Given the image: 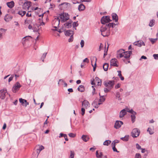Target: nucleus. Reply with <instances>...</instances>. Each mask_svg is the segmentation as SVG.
Segmentation results:
<instances>
[{
	"mask_svg": "<svg viewBox=\"0 0 158 158\" xmlns=\"http://www.w3.org/2000/svg\"><path fill=\"white\" fill-rule=\"evenodd\" d=\"M60 20L59 17L55 18L52 22V25L53 27L55 28V29H53L54 31H57V28L59 27L60 24Z\"/></svg>",
	"mask_w": 158,
	"mask_h": 158,
	"instance_id": "1",
	"label": "nucleus"
},
{
	"mask_svg": "<svg viewBox=\"0 0 158 158\" xmlns=\"http://www.w3.org/2000/svg\"><path fill=\"white\" fill-rule=\"evenodd\" d=\"M100 98L99 100V102L97 104V102L96 101H94L92 103V105L95 108H98L99 106L102 103L104 102L105 100V98H104V96H100Z\"/></svg>",
	"mask_w": 158,
	"mask_h": 158,
	"instance_id": "2",
	"label": "nucleus"
},
{
	"mask_svg": "<svg viewBox=\"0 0 158 158\" xmlns=\"http://www.w3.org/2000/svg\"><path fill=\"white\" fill-rule=\"evenodd\" d=\"M114 84V81H108L104 83L105 86L110 89H111L113 87Z\"/></svg>",
	"mask_w": 158,
	"mask_h": 158,
	"instance_id": "3",
	"label": "nucleus"
},
{
	"mask_svg": "<svg viewBox=\"0 0 158 158\" xmlns=\"http://www.w3.org/2000/svg\"><path fill=\"white\" fill-rule=\"evenodd\" d=\"M133 111V110H130L127 108H126L121 110L120 112L119 117L120 118L123 117L127 113V112H130Z\"/></svg>",
	"mask_w": 158,
	"mask_h": 158,
	"instance_id": "4",
	"label": "nucleus"
},
{
	"mask_svg": "<svg viewBox=\"0 0 158 158\" xmlns=\"http://www.w3.org/2000/svg\"><path fill=\"white\" fill-rule=\"evenodd\" d=\"M111 21L109 16H103L101 19V23L102 24H105L106 23L110 22Z\"/></svg>",
	"mask_w": 158,
	"mask_h": 158,
	"instance_id": "5",
	"label": "nucleus"
},
{
	"mask_svg": "<svg viewBox=\"0 0 158 158\" xmlns=\"http://www.w3.org/2000/svg\"><path fill=\"white\" fill-rule=\"evenodd\" d=\"M60 18L62 21L64 22L69 18V16L67 13H64L60 15Z\"/></svg>",
	"mask_w": 158,
	"mask_h": 158,
	"instance_id": "6",
	"label": "nucleus"
},
{
	"mask_svg": "<svg viewBox=\"0 0 158 158\" xmlns=\"http://www.w3.org/2000/svg\"><path fill=\"white\" fill-rule=\"evenodd\" d=\"M140 133V131L137 128L134 129L132 131V136L133 138H136L138 137Z\"/></svg>",
	"mask_w": 158,
	"mask_h": 158,
	"instance_id": "7",
	"label": "nucleus"
},
{
	"mask_svg": "<svg viewBox=\"0 0 158 158\" xmlns=\"http://www.w3.org/2000/svg\"><path fill=\"white\" fill-rule=\"evenodd\" d=\"M21 87V85L18 82H17L13 86L12 89V91L14 93H16L17 91Z\"/></svg>",
	"mask_w": 158,
	"mask_h": 158,
	"instance_id": "8",
	"label": "nucleus"
},
{
	"mask_svg": "<svg viewBox=\"0 0 158 158\" xmlns=\"http://www.w3.org/2000/svg\"><path fill=\"white\" fill-rule=\"evenodd\" d=\"M7 93V90L5 88H3L0 91V98L2 99L5 98L6 94Z\"/></svg>",
	"mask_w": 158,
	"mask_h": 158,
	"instance_id": "9",
	"label": "nucleus"
},
{
	"mask_svg": "<svg viewBox=\"0 0 158 158\" xmlns=\"http://www.w3.org/2000/svg\"><path fill=\"white\" fill-rule=\"evenodd\" d=\"M107 26L106 25V26H102L100 29V31L101 32L102 35L103 36H108L109 34V33H105V32L106 31L107 29V28L106 27Z\"/></svg>",
	"mask_w": 158,
	"mask_h": 158,
	"instance_id": "10",
	"label": "nucleus"
},
{
	"mask_svg": "<svg viewBox=\"0 0 158 158\" xmlns=\"http://www.w3.org/2000/svg\"><path fill=\"white\" fill-rule=\"evenodd\" d=\"M110 64L111 66L118 67V62L116 59H112L110 60Z\"/></svg>",
	"mask_w": 158,
	"mask_h": 158,
	"instance_id": "11",
	"label": "nucleus"
},
{
	"mask_svg": "<svg viewBox=\"0 0 158 158\" xmlns=\"http://www.w3.org/2000/svg\"><path fill=\"white\" fill-rule=\"evenodd\" d=\"M31 4L30 2H26L23 5V8L26 10H28L31 6Z\"/></svg>",
	"mask_w": 158,
	"mask_h": 158,
	"instance_id": "12",
	"label": "nucleus"
},
{
	"mask_svg": "<svg viewBox=\"0 0 158 158\" xmlns=\"http://www.w3.org/2000/svg\"><path fill=\"white\" fill-rule=\"evenodd\" d=\"M123 124V123L122 121L118 120L116 121L114 125V127L117 129H118Z\"/></svg>",
	"mask_w": 158,
	"mask_h": 158,
	"instance_id": "13",
	"label": "nucleus"
},
{
	"mask_svg": "<svg viewBox=\"0 0 158 158\" xmlns=\"http://www.w3.org/2000/svg\"><path fill=\"white\" fill-rule=\"evenodd\" d=\"M130 113L132 114L131 115V118L132 123H133L135 122V115L136 114V113L133 110V111H131V112H130Z\"/></svg>",
	"mask_w": 158,
	"mask_h": 158,
	"instance_id": "14",
	"label": "nucleus"
},
{
	"mask_svg": "<svg viewBox=\"0 0 158 158\" xmlns=\"http://www.w3.org/2000/svg\"><path fill=\"white\" fill-rule=\"evenodd\" d=\"M19 101L23 106H25V107H26L27 105H29L28 102H27V101L24 99L20 98L19 99Z\"/></svg>",
	"mask_w": 158,
	"mask_h": 158,
	"instance_id": "15",
	"label": "nucleus"
},
{
	"mask_svg": "<svg viewBox=\"0 0 158 158\" xmlns=\"http://www.w3.org/2000/svg\"><path fill=\"white\" fill-rule=\"evenodd\" d=\"M89 102L86 100H85L82 102V106L84 108L87 109L89 107Z\"/></svg>",
	"mask_w": 158,
	"mask_h": 158,
	"instance_id": "16",
	"label": "nucleus"
},
{
	"mask_svg": "<svg viewBox=\"0 0 158 158\" xmlns=\"http://www.w3.org/2000/svg\"><path fill=\"white\" fill-rule=\"evenodd\" d=\"M13 18V16L7 14H6L4 17V20L6 22H9Z\"/></svg>",
	"mask_w": 158,
	"mask_h": 158,
	"instance_id": "17",
	"label": "nucleus"
},
{
	"mask_svg": "<svg viewBox=\"0 0 158 158\" xmlns=\"http://www.w3.org/2000/svg\"><path fill=\"white\" fill-rule=\"evenodd\" d=\"M131 54H132L131 51L125 52L123 54L124 58H129Z\"/></svg>",
	"mask_w": 158,
	"mask_h": 158,
	"instance_id": "18",
	"label": "nucleus"
},
{
	"mask_svg": "<svg viewBox=\"0 0 158 158\" xmlns=\"http://www.w3.org/2000/svg\"><path fill=\"white\" fill-rule=\"evenodd\" d=\"M134 44L135 45L139 47H141L142 45H145V44L142 41H138L134 43Z\"/></svg>",
	"mask_w": 158,
	"mask_h": 158,
	"instance_id": "19",
	"label": "nucleus"
},
{
	"mask_svg": "<svg viewBox=\"0 0 158 158\" xmlns=\"http://www.w3.org/2000/svg\"><path fill=\"white\" fill-rule=\"evenodd\" d=\"M74 33V32L73 31L69 30L65 32V34L67 36H71V35H73Z\"/></svg>",
	"mask_w": 158,
	"mask_h": 158,
	"instance_id": "20",
	"label": "nucleus"
},
{
	"mask_svg": "<svg viewBox=\"0 0 158 158\" xmlns=\"http://www.w3.org/2000/svg\"><path fill=\"white\" fill-rule=\"evenodd\" d=\"M112 16L113 20H114L115 22H118V17L115 13H113L112 14Z\"/></svg>",
	"mask_w": 158,
	"mask_h": 158,
	"instance_id": "21",
	"label": "nucleus"
},
{
	"mask_svg": "<svg viewBox=\"0 0 158 158\" xmlns=\"http://www.w3.org/2000/svg\"><path fill=\"white\" fill-rule=\"evenodd\" d=\"M44 147L42 145L40 146H39V148L37 149H36V155L37 154V156H38L39 155V154L40 153V152L42 150L44 149Z\"/></svg>",
	"mask_w": 158,
	"mask_h": 158,
	"instance_id": "22",
	"label": "nucleus"
},
{
	"mask_svg": "<svg viewBox=\"0 0 158 158\" xmlns=\"http://www.w3.org/2000/svg\"><path fill=\"white\" fill-rule=\"evenodd\" d=\"M6 5L9 8H12L14 6L15 3L14 1H11L10 2H7Z\"/></svg>",
	"mask_w": 158,
	"mask_h": 158,
	"instance_id": "23",
	"label": "nucleus"
},
{
	"mask_svg": "<svg viewBox=\"0 0 158 158\" xmlns=\"http://www.w3.org/2000/svg\"><path fill=\"white\" fill-rule=\"evenodd\" d=\"M85 8V6L83 4H81L78 6V10L79 11H82Z\"/></svg>",
	"mask_w": 158,
	"mask_h": 158,
	"instance_id": "24",
	"label": "nucleus"
},
{
	"mask_svg": "<svg viewBox=\"0 0 158 158\" xmlns=\"http://www.w3.org/2000/svg\"><path fill=\"white\" fill-rule=\"evenodd\" d=\"M77 89L81 92H83L85 90V87L83 85H81Z\"/></svg>",
	"mask_w": 158,
	"mask_h": 158,
	"instance_id": "25",
	"label": "nucleus"
},
{
	"mask_svg": "<svg viewBox=\"0 0 158 158\" xmlns=\"http://www.w3.org/2000/svg\"><path fill=\"white\" fill-rule=\"evenodd\" d=\"M93 60H95V63L94 64V66L92 64V65L93 67V71H95L96 67V62L97 61V58L96 57H94Z\"/></svg>",
	"mask_w": 158,
	"mask_h": 158,
	"instance_id": "26",
	"label": "nucleus"
},
{
	"mask_svg": "<svg viewBox=\"0 0 158 158\" xmlns=\"http://www.w3.org/2000/svg\"><path fill=\"white\" fill-rule=\"evenodd\" d=\"M96 155L97 157L101 158L103 156V154L102 152H100L99 153L98 151H97L96 152Z\"/></svg>",
	"mask_w": 158,
	"mask_h": 158,
	"instance_id": "27",
	"label": "nucleus"
},
{
	"mask_svg": "<svg viewBox=\"0 0 158 158\" xmlns=\"http://www.w3.org/2000/svg\"><path fill=\"white\" fill-rule=\"evenodd\" d=\"M81 138L85 142L87 141L89 139V138L88 136L85 135H83L82 136Z\"/></svg>",
	"mask_w": 158,
	"mask_h": 158,
	"instance_id": "28",
	"label": "nucleus"
},
{
	"mask_svg": "<svg viewBox=\"0 0 158 158\" xmlns=\"http://www.w3.org/2000/svg\"><path fill=\"white\" fill-rule=\"evenodd\" d=\"M72 22H70L66 23L64 24V25L67 28H70L72 26V25H71Z\"/></svg>",
	"mask_w": 158,
	"mask_h": 158,
	"instance_id": "29",
	"label": "nucleus"
},
{
	"mask_svg": "<svg viewBox=\"0 0 158 158\" xmlns=\"http://www.w3.org/2000/svg\"><path fill=\"white\" fill-rule=\"evenodd\" d=\"M26 13V12L25 11L22 10L19 11L18 13V14L20 15L22 17L24 16Z\"/></svg>",
	"mask_w": 158,
	"mask_h": 158,
	"instance_id": "30",
	"label": "nucleus"
},
{
	"mask_svg": "<svg viewBox=\"0 0 158 158\" xmlns=\"http://www.w3.org/2000/svg\"><path fill=\"white\" fill-rule=\"evenodd\" d=\"M115 26V24L113 23H110L106 24V26L109 27H112V28H113Z\"/></svg>",
	"mask_w": 158,
	"mask_h": 158,
	"instance_id": "31",
	"label": "nucleus"
},
{
	"mask_svg": "<svg viewBox=\"0 0 158 158\" xmlns=\"http://www.w3.org/2000/svg\"><path fill=\"white\" fill-rule=\"evenodd\" d=\"M30 38H31L30 36H27L24 37L22 39V42L23 44L25 43V41L27 40L28 39Z\"/></svg>",
	"mask_w": 158,
	"mask_h": 158,
	"instance_id": "32",
	"label": "nucleus"
},
{
	"mask_svg": "<svg viewBox=\"0 0 158 158\" xmlns=\"http://www.w3.org/2000/svg\"><path fill=\"white\" fill-rule=\"evenodd\" d=\"M115 96L117 99L118 100H121L122 99L121 98H120V93L118 92H117L115 95Z\"/></svg>",
	"mask_w": 158,
	"mask_h": 158,
	"instance_id": "33",
	"label": "nucleus"
},
{
	"mask_svg": "<svg viewBox=\"0 0 158 158\" xmlns=\"http://www.w3.org/2000/svg\"><path fill=\"white\" fill-rule=\"evenodd\" d=\"M108 64L105 63L103 65V69L104 71H106L107 70L108 67Z\"/></svg>",
	"mask_w": 158,
	"mask_h": 158,
	"instance_id": "34",
	"label": "nucleus"
},
{
	"mask_svg": "<svg viewBox=\"0 0 158 158\" xmlns=\"http://www.w3.org/2000/svg\"><path fill=\"white\" fill-rule=\"evenodd\" d=\"M129 139V135H126L124 137H122L120 138V139L123 140V141H127Z\"/></svg>",
	"mask_w": 158,
	"mask_h": 158,
	"instance_id": "35",
	"label": "nucleus"
},
{
	"mask_svg": "<svg viewBox=\"0 0 158 158\" xmlns=\"http://www.w3.org/2000/svg\"><path fill=\"white\" fill-rule=\"evenodd\" d=\"M124 56L123 54L120 53L119 52H117V56L116 57L118 58H121Z\"/></svg>",
	"mask_w": 158,
	"mask_h": 158,
	"instance_id": "36",
	"label": "nucleus"
},
{
	"mask_svg": "<svg viewBox=\"0 0 158 158\" xmlns=\"http://www.w3.org/2000/svg\"><path fill=\"white\" fill-rule=\"evenodd\" d=\"M112 149L114 152H119L118 151L117 149L115 148V143H112Z\"/></svg>",
	"mask_w": 158,
	"mask_h": 158,
	"instance_id": "37",
	"label": "nucleus"
},
{
	"mask_svg": "<svg viewBox=\"0 0 158 158\" xmlns=\"http://www.w3.org/2000/svg\"><path fill=\"white\" fill-rule=\"evenodd\" d=\"M70 152V154L69 157V158H74L75 154L74 152L73 151L71 150Z\"/></svg>",
	"mask_w": 158,
	"mask_h": 158,
	"instance_id": "38",
	"label": "nucleus"
},
{
	"mask_svg": "<svg viewBox=\"0 0 158 158\" xmlns=\"http://www.w3.org/2000/svg\"><path fill=\"white\" fill-rule=\"evenodd\" d=\"M111 142V141L110 140H106L104 142L103 144L104 145L108 146Z\"/></svg>",
	"mask_w": 158,
	"mask_h": 158,
	"instance_id": "39",
	"label": "nucleus"
},
{
	"mask_svg": "<svg viewBox=\"0 0 158 158\" xmlns=\"http://www.w3.org/2000/svg\"><path fill=\"white\" fill-rule=\"evenodd\" d=\"M47 53V52L43 53L41 57V59L42 60L43 62H44V59L46 57Z\"/></svg>",
	"mask_w": 158,
	"mask_h": 158,
	"instance_id": "40",
	"label": "nucleus"
},
{
	"mask_svg": "<svg viewBox=\"0 0 158 158\" xmlns=\"http://www.w3.org/2000/svg\"><path fill=\"white\" fill-rule=\"evenodd\" d=\"M123 60L126 64L130 63L129 58H123Z\"/></svg>",
	"mask_w": 158,
	"mask_h": 158,
	"instance_id": "41",
	"label": "nucleus"
},
{
	"mask_svg": "<svg viewBox=\"0 0 158 158\" xmlns=\"http://www.w3.org/2000/svg\"><path fill=\"white\" fill-rule=\"evenodd\" d=\"M6 29L3 28H1L0 29V32H1V33L2 35L3 34H5V33L6 32Z\"/></svg>",
	"mask_w": 158,
	"mask_h": 158,
	"instance_id": "42",
	"label": "nucleus"
},
{
	"mask_svg": "<svg viewBox=\"0 0 158 158\" xmlns=\"http://www.w3.org/2000/svg\"><path fill=\"white\" fill-rule=\"evenodd\" d=\"M30 20H25L24 22V24L26 27H27L30 23Z\"/></svg>",
	"mask_w": 158,
	"mask_h": 158,
	"instance_id": "43",
	"label": "nucleus"
},
{
	"mask_svg": "<svg viewBox=\"0 0 158 158\" xmlns=\"http://www.w3.org/2000/svg\"><path fill=\"white\" fill-rule=\"evenodd\" d=\"M154 22L155 20L153 19L151 20L150 22L149 26L151 27H152L154 25Z\"/></svg>",
	"mask_w": 158,
	"mask_h": 158,
	"instance_id": "44",
	"label": "nucleus"
},
{
	"mask_svg": "<svg viewBox=\"0 0 158 158\" xmlns=\"http://www.w3.org/2000/svg\"><path fill=\"white\" fill-rule=\"evenodd\" d=\"M149 39L152 44H154L157 40L156 39L150 38Z\"/></svg>",
	"mask_w": 158,
	"mask_h": 158,
	"instance_id": "45",
	"label": "nucleus"
},
{
	"mask_svg": "<svg viewBox=\"0 0 158 158\" xmlns=\"http://www.w3.org/2000/svg\"><path fill=\"white\" fill-rule=\"evenodd\" d=\"M147 131L149 132V133L150 135H152V134H153V133H154L153 131H152V129L150 128H148Z\"/></svg>",
	"mask_w": 158,
	"mask_h": 158,
	"instance_id": "46",
	"label": "nucleus"
},
{
	"mask_svg": "<svg viewBox=\"0 0 158 158\" xmlns=\"http://www.w3.org/2000/svg\"><path fill=\"white\" fill-rule=\"evenodd\" d=\"M69 135L71 137L74 138L76 136V135L73 133H71L69 134Z\"/></svg>",
	"mask_w": 158,
	"mask_h": 158,
	"instance_id": "47",
	"label": "nucleus"
},
{
	"mask_svg": "<svg viewBox=\"0 0 158 158\" xmlns=\"http://www.w3.org/2000/svg\"><path fill=\"white\" fill-rule=\"evenodd\" d=\"M73 35H71L70 36V38L68 40V41L69 42H72L73 41Z\"/></svg>",
	"mask_w": 158,
	"mask_h": 158,
	"instance_id": "48",
	"label": "nucleus"
},
{
	"mask_svg": "<svg viewBox=\"0 0 158 158\" xmlns=\"http://www.w3.org/2000/svg\"><path fill=\"white\" fill-rule=\"evenodd\" d=\"M73 27L74 28H75L76 27H77L78 25L77 23V22H73Z\"/></svg>",
	"mask_w": 158,
	"mask_h": 158,
	"instance_id": "49",
	"label": "nucleus"
},
{
	"mask_svg": "<svg viewBox=\"0 0 158 158\" xmlns=\"http://www.w3.org/2000/svg\"><path fill=\"white\" fill-rule=\"evenodd\" d=\"M125 50L122 49H119V50H118L117 52H119V53L123 54L124 52H124Z\"/></svg>",
	"mask_w": 158,
	"mask_h": 158,
	"instance_id": "50",
	"label": "nucleus"
},
{
	"mask_svg": "<svg viewBox=\"0 0 158 158\" xmlns=\"http://www.w3.org/2000/svg\"><path fill=\"white\" fill-rule=\"evenodd\" d=\"M81 114L82 116H83L85 113V109L84 107H82L81 109Z\"/></svg>",
	"mask_w": 158,
	"mask_h": 158,
	"instance_id": "51",
	"label": "nucleus"
},
{
	"mask_svg": "<svg viewBox=\"0 0 158 158\" xmlns=\"http://www.w3.org/2000/svg\"><path fill=\"white\" fill-rule=\"evenodd\" d=\"M95 82H96L95 83H97V85L98 86L101 85V81L100 80H97Z\"/></svg>",
	"mask_w": 158,
	"mask_h": 158,
	"instance_id": "52",
	"label": "nucleus"
},
{
	"mask_svg": "<svg viewBox=\"0 0 158 158\" xmlns=\"http://www.w3.org/2000/svg\"><path fill=\"white\" fill-rule=\"evenodd\" d=\"M135 158H141V155L139 153H137L136 154Z\"/></svg>",
	"mask_w": 158,
	"mask_h": 158,
	"instance_id": "53",
	"label": "nucleus"
},
{
	"mask_svg": "<svg viewBox=\"0 0 158 158\" xmlns=\"http://www.w3.org/2000/svg\"><path fill=\"white\" fill-rule=\"evenodd\" d=\"M84 41L83 40H81L80 44L81 45V48H82L84 47Z\"/></svg>",
	"mask_w": 158,
	"mask_h": 158,
	"instance_id": "54",
	"label": "nucleus"
},
{
	"mask_svg": "<svg viewBox=\"0 0 158 158\" xmlns=\"http://www.w3.org/2000/svg\"><path fill=\"white\" fill-rule=\"evenodd\" d=\"M153 56L154 57V58L156 60H157L158 59V54H154L153 55Z\"/></svg>",
	"mask_w": 158,
	"mask_h": 158,
	"instance_id": "55",
	"label": "nucleus"
},
{
	"mask_svg": "<svg viewBox=\"0 0 158 158\" xmlns=\"http://www.w3.org/2000/svg\"><path fill=\"white\" fill-rule=\"evenodd\" d=\"M111 89H108V88H105L104 89V91L105 92V93H107L108 92H110V90Z\"/></svg>",
	"mask_w": 158,
	"mask_h": 158,
	"instance_id": "56",
	"label": "nucleus"
},
{
	"mask_svg": "<svg viewBox=\"0 0 158 158\" xmlns=\"http://www.w3.org/2000/svg\"><path fill=\"white\" fill-rule=\"evenodd\" d=\"M36 150H35L34 151V152H33V154H32V156L33 157H37L38 156H37V154L36 155Z\"/></svg>",
	"mask_w": 158,
	"mask_h": 158,
	"instance_id": "57",
	"label": "nucleus"
},
{
	"mask_svg": "<svg viewBox=\"0 0 158 158\" xmlns=\"http://www.w3.org/2000/svg\"><path fill=\"white\" fill-rule=\"evenodd\" d=\"M108 47H109V45H108V47H107L106 51H105L104 53V55H103L104 58H105V57L107 55V51H108Z\"/></svg>",
	"mask_w": 158,
	"mask_h": 158,
	"instance_id": "58",
	"label": "nucleus"
},
{
	"mask_svg": "<svg viewBox=\"0 0 158 158\" xmlns=\"http://www.w3.org/2000/svg\"><path fill=\"white\" fill-rule=\"evenodd\" d=\"M14 77V75H11V76H10V77L9 78L8 80V82H10V81H11L13 78Z\"/></svg>",
	"mask_w": 158,
	"mask_h": 158,
	"instance_id": "59",
	"label": "nucleus"
},
{
	"mask_svg": "<svg viewBox=\"0 0 158 158\" xmlns=\"http://www.w3.org/2000/svg\"><path fill=\"white\" fill-rule=\"evenodd\" d=\"M120 85H121L120 83H118L115 85V88L116 89L120 87Z\"/></svg>",
	"mask_w": 158,
	"mask_h": 158,
	"instance_id": "60",
	"label": "nucleus"
},
{
	"mask_svg": "<svg viewBox=\"0 0 158 158\" xmlns=\"http://www.w3.org/2000/svg\"><path fill=\"white\" fill-rule=\"evenodd\" d=\"M83 62L84 63V62H86L87 63H88L89 62V60L87 58H86L83 60Z\"/></svg>",
	"mask_w": 158,
	"mask_h": 158,
	"instance_id": "61",
	"label": "nucleus"
},
{
	"mask_svg": "<svg viewBox=\"0 0 158 158\" xmlns=\"http://www.w3.org/2000/svg\"><path fill=\"white\" fill-rule=\"evenodd\" d=\"M136 148L138 149H141V146L138 143H136Z\"/></svg>",
	"mask_w": 158,
	"mask_h": 158,
	"instance_id": "62",
	"label": "nucleus"
},
{
	"mask_svg": "<svg viewBox=\"0 0 158 158\" xmlns=\"http://www.w3.org/2000/svg\"><path fill=\"white\" fill-rule=\"evenodd\" d=\"M28 27V28L29 29H33V27L30 24L29 25L27 26Z\"/></svg>",
	"mask_w": 158,
	"mask_h": 158,
	"instance_id": "63",
	"label": "nucleus"
},
{
	"mask_svg": "<svg viewBox=\"0 0 158 158\" xmlns=\"http://www.w3.org/2000/svg\"><path fill=\"white\" fill-rule=\"evenodd\" d=\"M64 138L65 139L66 141H68V139L67 138V135L66 134H65V135H64Z\"/></svg>",
	"mask_w": 158,
	"mask_h": 158,
	"instance_id": "64",
	"label": "nucleus"
}]
</instances>
